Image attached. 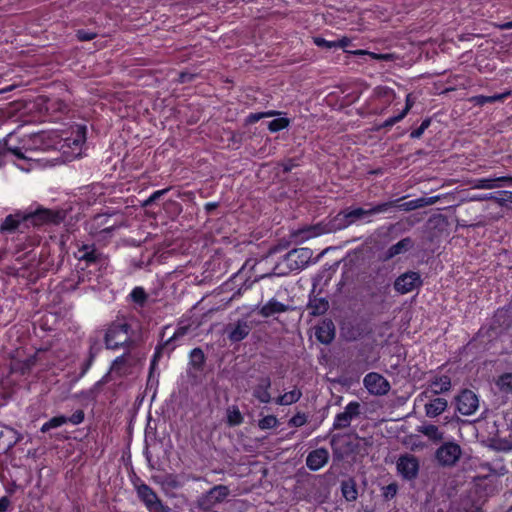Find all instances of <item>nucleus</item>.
Here are the masks:
<instances>
[{
	"instance_id": "nucleus-49",
	"label": "nucleus",
	"mask_w": 512,
	"mask_h": 512,
	"mask_svg": "<svg viewBox=\"0 0 512 512\" xmlns=\"http://www.w3.org/2000/svg\"><path fill=\"white\" fill-rule=\"evenodd\" d=\"M430 125H431V118H425L422 121V123L420 124V126L418 128H416V129H414L410 133V138L411 139H419V138H421V136L423 135L425 130L428 129Z\"/></svg>"
},
{
	"instance_id": "nucleus-24",
	"label": "nucleus",
	"mask_w": 512,
	"mask_h": 512,
	"mask_svg": "<svg viewBox=\"0 0 512 512\" xmlns=\"http://www.w3.org/2000/svg\"><path fill=\"white\" fill-rule=\"evenodd\" d=\"M424 405L425 414L429 418H435L441 415L448 407V401L442 397L432 396L427 398Z\"/></svg>"
},
{
	"instance_id": "nucleus-10",
	"label": "nucleus",
	"mask_w": 512,
	"mask_h": 512,
	"mask_svg": "<svg viewBox=\"0 0 512 512\" xmlns=\"http://www.w3.org/2000/svg\"><path fill=\"white\" fill-rule=\"evenodd\" d=\"M363 385L371 395L384 396L390 389L389 381L377 372H370L364 376Z\"/></svg>"
},
{
	"instance_id": "nucleus-9",
	"label": "nucleus",
	"mask_w": 512,
	"mask_h": 512,
	"mask_svg": "<svg viewBox=\"0 0 512 512\" xmlns=\"http://www.w3.org/2000/svg\"><path fill=\"white\" fill-rule=\"evenodd\" d=\"M456 410L464 416L474 414L479 407L478 396L470 389H463L455 398Z\"/></svg>"
},
{
	"instance_id": "nucleus-47",
	"label": "nucleus",
	"mask_w": 512,
	"mask_h": 512,
	"mask_svg": "<svg viewBox=\"0 0 512 512\" xmlns=\"http://www.w3.org/2000/svg\"><path fill=\"white\" fill-rule=\"evenodd\" d=\"M406 115H407V109H403L397 115L387 118L382 124H380L379 128H384V129L391 128L396 123L401 121Z\"/></svg>"
},
{
	"instance_id": "nucleus-19",
	"label": "nucleus",
	"mask_w": 512,
	"mask_h": 512,
	"mask_svg": "<svg viewBox=\"0 0 512 512\" xmlns=\"http://www.w3.org/2000/svg\"><path fill=\"white\" fill-rule=\"evenodd\" d=\"M473 188L475 189H494V188H500L503 186H511L512 185V176L506 175V176H499V177H484V178H477L474 179L473 182Z\"/></svg>"
},
{
	"instance_id": "nucleus-42",
	"label": "nucleus",
	"mask_w": 512,
	"mask_h": 512,
	"mask_svg": "<svg viewBox=\"0 0 512 512\" xmlns=\"http://www.w3.org/2000/svg\"><path fill=\"white\" fill-rule=\"evenodd\" d=\"M290 125V119L286 117L275 118L268 123V129L271 133H276L281 130L288 128Z\"/></svg>"
},
{
	"instance_id": "nucleus-48",
	"label": "nucleus",
	"mask_w": 512,
	"mask_h": 512,
	"mask_svg": "<svg viewBox=\"0 0 512 512\" xmlns=\"http://www.w3.org/2000/svg\"><path fill=\"white\" fill-rule=\"evenodd\" d=\"M352 54L358 55V56H360V55H367L371 59H374V60L388 61V60L391 59V56L389 54L374 53V52H369V51L362 50V49L355 50V51L352 52Z\"/></svg>"
},
{
	"instance_id": "nucleus-33",
	"label": "nucleus",
	"mask_w": 512,
	"mask_h": 512,
	"mask_svg": "<svg viewBox=\"0 0 512 512\" xmlns=\"http://www.w3.org/2000/svg\"><path fill=\"white\" fill-rule=\"evenodd\" d=\"M301 397L302 392L299 389L295 388L289 392L279 395L277 398L274 399V402L280 406H288L298 402Z\"/></svg>"
},
{
	"instance_id": "nucleus-25",
	"label": "nucleus",
	"mask_w": 512,
	"mask_h": 512,
	"mask_svg": "<svg viewBox=\"0 0 512 512\" xmlns=\"http://www.w3.org/2000/svg\"><path fill=\"white\" fill-rule=\"evenodd\" d=\"M139 498L145 503L146 507L151 511L161 505V502L154 490L147 484H141L137 488Z\"/></svg>"
},
{
	"instance_id": "nucleus-35",
	"label": "nucleus",
	"mask_w": 512,
	"mask_h": 512,
	"mask_svg": "<svg viewBox=\"0 0 512 512\" xmlns=\"http://www.w3.org/2000/svg\"><path fill=\"white\" fill-rule=\"evenodd\" d=\"M244 417L238 406H229L226 410V423L230 427L239 426L243 423Z\"/></svg>"
},
{
	"instance_id": "nucleus-36",
	"label": "nucleus",
	"mask_w": 512,
	"mask_h": 512,
	"mask_svg": "<svg viewBox=\"0 0 512 512\" xmlns=\"http://www.w3.org/2000/svg\"><path fill=\"white\" fill-rule=\"evenodd\" d=\"M130 300L137 306L143 308L148 301V294L141 286H136L129 294Z\"/></svg>"
},
{
	"instance_id": "nucleus-41",
	"label": "nucleus",
	"mask_w": 512,
	"mask_h": 512,
	"mask_svg": "<svg viewBox=\"0 0 512 512\" xmlns=\"http://www.w3.org/2000/svg\"><path fill=\"white\" fill-rule=\"evenodd\" d=\"M64 424H66L65 415L54 416L41 426L40 431L42 433H47L51 429L58 428Z\"/></svg>"
},
{
	"instance_id": "nucleus-45",
	"label": "nucleus",
	"mask_w": 512,
	"mask_h": 512,
	"mask_svg": "<svg viewBox=\"0 0 512 512\" xmlns=\"http://www.w3.org/2000/svg\"><path fill=\"white\" fill-rule=\"evenodd\" d=\"M382 497L386 500H392L398 492V484L396 482H392L381 489Z\"/></svg>"
},
{
	"instance_id": "nucleus-6",
	"label": "nucleus",
	"mask_w": 512,
	"mask_h": 512,
	"mask_svg": "<svg viewBox=\"0 0 512 512\" xmlns=\"http://www.w3.org/2000/svg\"><path fill=\"white\" fill-rule=\"evenodd\" d=\"M74 257L78 260V267L81 270L92 267L98 268L103 264L102 253L93 243L78 245L74 251Z\"/></svg>"
},
{
	"instance_id": "nucleus-52",
	"label": "nucleus",
	"mask_w": 512,
	"mask_h": 512,
	"mask_svg": "<svg viewBox=\"0 0 512 512\" xmlns=\"http://www.w3.org/2000/svg\"><path fill=\"white\" fill-rule=\"evenodd\" d=\"M97 37V33L90 30L78 29L76 31V38L78 41H91Z\"/></svg>"
},
{
	"instance_id": "nucleus-28",
	"label": "nucleus",
	"mask_w": 512,
	"mask_h": 512,
	"mask_svg": "<svg viewBox=\"0 0 512 512\" xmlns=\"http://www.w3.org/2000/svg\"><path fill=\"white\" fill-rule=\"evenodd\" d=\"M325 227L326 233H335L337 231H341L349 227L348 221L345 217L343 210L338 212L335 216L330 217L329 220L326 222Z\"/></svg>"
},
{
	"instance_id": "nucleus-50",
	"label": "nucleus",
	"mask_w": 512,
	"mask_h": 512,
	"mask_svg": "<svg viewBox=\"0 0 512 512\" xmlns=\"http://www.w3.org/2000/svg\"><path fill=\"white\" fill-rule=\"evenodd\" d=\"M307 422V417L304 413L297 412L294 416H292L289 421L288 425L290 427H301L305 425Z\"/></svg>"
},
{
	"instance_id": "nucleus-3",
	"label": "nucleus",
	"mask_w": 512,
	"mask_h": 512,
	"mask_svg": "<svg viewBox=\"0 0 512 512\" xmlns=\"http://www.w3.org/2000/svg\"><path fill=\"white\" fill-rule=\"evenodd\" d=\"M28 227H41L45 225H59L65 218L66 214L61 209L45 208L41 205L37 206L35 210L25 212Z\"/></svg>"
},
{
	"instance_id": "nucleus-11",
	"label": "nucleus",
	"mask_w": 512,
	"mask_h": 512,
	"mask_svg": "<svg viewBox=\"0 0 512 512\" xmlns=\"http://www.w3.org/2000/svg\"><path fill=\"white\" fill-rule=\"evenodd\" d=\"M423 281L419 272L407 271L394 281V289L400 294H407L422 286Z\"/></svg>"
},
{
	"instance_id": "nucleus-62",
	"label": "nucleus",
	"mask_w": 512,
	"mask_h": 512,
	"mask_svg": "<svg viewBox=\"0 0 512 512\" xmlns=\"http://www.w3.org/2000/svg\"><path fill=\"white\" fill-rule=\"evenodd\" d=\"M413 106V101L411 100V97L410 95H407L406 97V103H405V107L404 109H407V113L409 112V110L412 108Z\"/></svg>"
},
{
	"instance_id": "nucleus-14",
	"label": "nucleus",
	"mask_w": 512,
	"mask_h": 512,
	"mask_svg": "<svg viewBox=\"0 0 512 512\" xmlns=\"http://www.w3.org/2000/svg\"><path fill=\"white\" fill-rule=\"evenodd\" d=\"M46 120L50 122L63 121L70 109L68 104L61 99H47L45 101Z\"/></svg>"
},
{
	"instance_id": "nucleus-31",
	"label": "nucleus",
	"mask_w": 512,
	"mask_h": 512,
	"mask_svg": "<svg viewBox=\"0 0 512 512\" xmlns=\"http://www.w3.org/2000/svg\"><path fill=\"white\" fill-rule=\"evenodd\" d=\"M307 307L312 316H320L325 314L329 309V302L323 297H310Z\"/></svg>"
},
{
	"instance_id": "nucleus-59",
	"label": "nucleus",
	"mask_w": 512,
	"mask_h": 512,
	"mask_svg": "<svg viewBox=\"0 0 512 512\" xmlns=\"http://www.w3.org/2000/svg\"><path fill=\"white\" fill-rule=\"evenodd\" d=\"M194 75L187 73V72H181L179 75V82L180 83H187L192 81Z\"/></svg>"
},
{
	"instance_id": "nucleus-13",
	"label": "nucleus",
	"mask_w": 512,
	"mask_h": 512,
	"mask_svg": "<svg viewBox=\"0 0 512 512\" xmlns=\"http://www.w3.org/2000/svg\"><path fill=\"white\" fill-rule=\"evenodd\" d=\"M397 472L406 480H413L419 472V461L413 454L401 455L396 463Z\"/></svg>"
},
{
	"instance_id": "nucleus-2",
	"label": "nucleus",
	"mask_w": 512,
	"mask_h": 512,
	"mask_svg": "<svg viewBox=\"0 0 512 512\" xmlns=\"http://www.w3.org/2000/svg\"><path fill=\"white\" fill-rule=\"evenodd\" d=\"M131 325L127 321H113L105 330L104 343L106 349L117 350L129 348L132 344L130 337Z\"/></svg>"
},
{
	"instance_id": "nucleus-44",
	"label": "nucleus",
	"mask_w": 512,
	"mask_h": 512,
	"mask_svg": "<svg viewBox=\"0 0 512 512\" xmlns=\"http://www.w3.org/2000/svg\"><path fill=\"white\" fill-rule=\"evenodd\" d=\"M278 419L274 415H267L258 421V427L261 430H268L278 426Z\"/></svg>"
},
{
	"instance_id": "nucleus-37",
	"label": "nucleus",
	"mask_w": 512,
	"mask_h": 512,
	"mask_svg": "<svg viewBox=\"0 0 512 512\" xmlns=\"http://www.w3.org/2000/svg\"><path fill=\"white\" fill-rule=\"evenodd\" d=\"M229 495V489L225 485H216L208 492V497L213 500L214 503L222 502Z\"/></svg>"
},
{
	"instance_id": "nucleus-32",
	"label": "nucleus",
	"mask_w": 512,
	"mask_h": 512,
	"mask_svg": "<svg viewBox=\"0 0 512 512\" xmlns=\"http://www.w3.org/2000/svg\"><path fill=\"white\" fill-rule=\"evenodd\" d=\"M417 431L426 436L432 442H439L443 439L444 433L434 424L419 426Z\"/></svg>"
},
{
	"instance_id": "nucleus-23",
	"label": "nucleus",
	"mask_w": 512,
	"mask_h": 512,
	"mask_svg": "<svg viewBox=\"0 0 512 512\" xmlns=\"http://www.w3.org/2000/svg\"><path fill=\"white\" fill-rule=\"evenodd\" d=\"M251 326L247 321L239 320L232 326L229 325L227 328V336L230 342L237 343L244 340L250 333Z\"/></svg>"
},
{
	"instance_id": "nucleus-29",
	"label": "nucleus",
	"mask_w": 512,
	"mask_h": 512,
	"mask_svg": "<svg viewBox=\"0 0 512 512\" xmlns=\"http://www.w3.org/2000/svg\"><path fill=\"white\" fill-rule=\"evenodd\" d=\"M511 95H512V91L510 89H506L502 93L494 94L491 96H485V95L473 96L471 98V102H473L476 106H484L487 103L504 102Z\"/></svg>"
},
{
	"instance_id": "nucleus-55",
	"label": "nucleus",
	"mask_w": 512,
	"mask_h": 512,
	"mask_svg": "<svg viewBox=\"0 0 512 512\" xmlns=\"http://www.w3.org/2000/svg\"><path fill=\"white\" fill-rule=\"evenodd\" d=\"M169 191V188H165V189H161V190H157V191H154L147 200L144 201L143 205L144 206H149L151 205L152 203H154L156 200H158L161 196H163L164 194H166L167 192Z\"/></svg>"
},
{
	"instance_id": "nucleus-51",
	"label": "nucleus",
	"mask_w": 512,
	"mask_h": 512,
	"mask_svg": "<svg viewBox=\"0 0 512 512\" xmlns=\"http://www.w3.org/2000/svg\"><path fill=\"white\" fill-rule=\"evenodd\" d=\"M498 193L501 197H493L491 195L487 197V199H495V201L501 206L505 205L507 202L512 204V191L503 190Z\"/></svg>"
},
{
	"instance_id": "nucleus-38",
	"label": "nucleus",
	"mask_w": 512,
	"mask_h": 512,
	"mask_svg": "<svg viewBox=\"0 0 512 512\" xmlns=\"http://www.w3.org/2000/svg\"><path fill=\"white\" fill-rule=\"evenodd\" d=\"M17 244H16V252H22L26 251L29 248H32L39 244V240L36 237H29L26 235H23L22 237L17 238Z\"/></svg>"
},
{
	"instance_id": "nucleus-30",
	"label": "nucleus",
	"mask_w": 512,
	"mask_h": 512,
	"mask_svg": "<svg viewBox=\"0 0 512 512\" xmlns=\"http://www.w3.org/2000/svg\"><path fill=\"white\" fill-rule=\"evenodd\" d=\"M341 493L342 496L348 502H354L358 498L357 483L354 478L350 477L341 482Z\"/></svg>"
},
{
	"instance_id": "nucleus-26",
	"label": "nucleus",
	"mask_w": 512,
	"mask_h": 512,
	"mask_svg": "<svg viewBox=\"0 0 512 512\" xmlns=\"http://www.w3.org/2000/svg\"><path fill=\"white\" fill-rule=\"evenodd\" d=\"M289 308V305L272 298L259 309L258 313L264 318H269L275 314L285 313Z\"/></svg>"
},
{
	"instance_id": "nucleus-57",
	"label": "nucleus",
	"mask_w": 512,
	"mask_h": 512,
	"mask_svg": "<svg viewBox=\"0 0 512 512\" xmlns=\"http://www.w3.org/2000/svg\"><path fill=\"white\" fill-rule=\"evenodd\" d=\"M10 499L8 496H3L0 498V512H6L10 506Z\"/></svg>"
},
{
	"instance_id": "nucleus-20",
	"label": "nucleus",
	"mask_w": 512,
	"mask_h": 512,
	"mask_svg": "<svg viewBox=\"0 0 512 512\" xmlns=\"http://www.w3.org/2000/svg\"><path fill=\"white\" fill-rule=\"evenodd\" d=\"M316 339L325 345L330 344L335 338V325L331 319L321 320L315 327Z\"/></svg>"
},
{
	"instance_id": "nucleus-43",
	"label": "nucleus",
	"mask_w": 512,
	"mask_h": 512,
	"mask_svg": "<svg viewBox=\"0 0 512 512\" xmlns=\"http://www.w3.org/2000/svg\"><path fill=\"white\" fill-rule=\"evenodd\" d=\"M278 114H279V112L274 111V110L265 111V112L250 113L245 118V124L246 125H252V124L257 123L258 121H260L263 118L273 117V116L278 115Z\"/></svg>"
},
{
	"instance_id": "nucleus-63",
	"label": "nucleus",
	"mask_w": 512,
	"mask_h": 512,
	"mask_svg": "<svg viewBox=\"0 0 512 512\" xmlns=\"http://www.w3.org/2000/svg\"><path fill=\"white\" fill-rule=\"evenodd\" d=\"M160 355H161V348L160 347H156L155 352H154V354L152 356V359H155V362L158 363Z\"/></svg>"
},
{
	"instance_id": "nucleus-60",
	"label": "nucleus",
	"mask_w": 512,
	"mask_h": 512,
	"mask_svg": "<svg viewBox=\"0 0 512 512\" xmlns=\"http://www.w3.org/2000/svg\"><path fill=\"white\" fill-rule=\"evenodd\" d=\"M20 366H21V368H20L21 373L25 374L27 371H29V369L31 367V362L27 361V362L20 363Z\"/></svg>"
},
{
	"instance_id": "nucleus-1",
	"label": "nucleus",
	"mask_w": 512,
	"mask_h": 512,
	"mask_svg": "<svg viewBox=\"0 0 512 512\" xmlns=\"http://www.w3.org/2000/svg\"><path fill=\"white\" fill-rule=\"evenodd\" d=\"M423 206V199H414L407 202H402V198H398L395 200H390L382 203H378L373 205L369 209H364L362 207L357 208H346L343 209L345 217L348 221L349 226L352 224L362 220L366 216H371L380 213L389 212L393 208H397L401 211L409 212L416 210Z\"/></svg>"
},
{
	"instance_id": "nucleus-12",
	"label": "nucleus",
	"mask_w": 512,
	"mask_h": 512,
	"mask_svg": "<svg viewBox=\"0 0 512 512\" xmlns=\"http://www.w3.org/2000/svg\"><path fill=\"white\" fill-rule=\"evenodd\" d=\"M361 414V405L358 401L349 402L344 411L337 413L334 422L333 429L341 430L350 426L353 419L357 418Z\"/></svg>"
},
{
	"instance_id": "nucleus-40",
	"label": "nucleus",
	"mask_w": 512,
	"mask_h": 512,
	"mask_svg": "<svg viewBox=\"0 0 512 512\" xmlns=\"http://www.w3.org/2000/svg\"><path fill=\"white\" fill-rule=\"evenodd\" d=\"M95 345H96V342L94 344H91L90 349H89V355H88L87 359L81 364L80 374H79L80 377L85 376L86 373L90 370V368L92 367V365L94 363L96 354L98 352V349L95 350Z\"/></svg>"
},
{
	"instance_id": "nucleus-34",
	"label": "nucleus",
	"mask_w": 512,
	"mask_h": 512,
	"mask_svg": "<svg viewBox=\"0 0 512 512\" xmlns=\"http://www.w3.org/2000/svg\"><path fill=\"white\" fill-rule=\"evenodd\" d=\"M189 358V364L193 369L197 371L203 370L206 358L201 348L197 347L192 349Z\"/></svg>"
},
{
	"instance_id": "nucleus-15",
	"label": "nucleus",
	"mask_w": 512,
	"mask_h": 512,
	"mask_svg": "<svg viewBox=\"0 0 512 512\" xmlns=\"http://www.w3.org/2000/svg\"><path fill=\"white\" fill-rule=\"evenodd\" d=\"M22 227H28L27 218L25 212L18 211L15 214H9L4 218L0 224V233L8 235L21 232L23 234V231L21 230Z\"/></svg>"
},
{
	"instance_id": "nucleus-58",
	"label": "nucleus",
	"mask_w": 512,
	"mask_h": 512,
	"mask_svg": "<svg viewBox=\"0 0 512 512\" xmlns=\"http://www.w3.org/2000/svg\"><path fill=\"white\" fill-rule=\"evenodd\" d=\"M15 442L8 441V442H0V455L6 453L9 449L13 447Z\"/></svg>"
},
{
	"instance_id": "nucleus-22",
	"label": "nucleus",
	"mask_w": 512,
	"mask_h": 512,
	"mask_svg": "<svg viewBox=\"0 0 512 512\" xmlns=\"http://www.w3.org/2000/svg\"><path fill=\"white\" fill-rule=\"evenodd\" d=\"M272 385L271 378L264 376L259 379L258 384L253 388L252 395L260 403L268 404L271 402L270 388Z\"/></svg>"
},
{
	"instance_id": "nucleus-5",
	"label": "nucleus",
	"mask_w": 512,
	"mask_h": 512,
	"mask_svg": "<svg viewBox=\"0 0 512 512\" xmlns=\"http://www.w3.org/2000/svg\"><path fill=\"white\" fill-rule=\"evenodd\" d=\"M87 125L86 124H73L65 132V136L62 138V148H68L71 150V154L74 157L81 156L83 146L87 140Z\"/></svg>"
},
{
	"instance_id": "nucleus-4",
	"label": "nucleus",
	"mask_w": 512,
	"mask_h": 512,
	"mask_svg": "<svg viewBox=\"0 0 512 512\" xmlns=\"http://www.w3.org/2000/svg\"><path fill=\"white\" fill-rule=\"evenodd\" d=\"M121 227V221L116 213L96 214L89 223L90 233L103 238L110 237Z\"/></svg>"
},
{
	"instance_id": "nucleus-18",
	"label": "nucleus",
	"mask_w": 512,
	"mask_h": 512,
	"mask_svg": "<svg viewBox=\"0 0 512 512\" xmlns=\"http://www.w3.org/2000/svg\"><path fill=\"white\" fill-rule=\"evenodd\" d=\"M329 451L320 447L310 451L306 457V466L311 471H318L323 468L329 461Z\"/></svg>"
},
{
	"instance_id": "nucleus-54",
	"label": "nucleus",
	"mask_w": 512,
	"mask_h": 512,
	"mask_svg": "<svg viewBox=\"0 0 512 512\" xmlns=\"http://www.w3.org/2000/svg\"><path fill=\"white\" fill-rule=\"evenodd\" d=\"M313 43L317 46V47H320V48H325V49H332L335 47V44L333 41H328L326 40L325 38L323 37H320V36H315L313 37Z\"/></svg>"
},
{
	"instance_id": "nucleus-46",
	"label": "nucleus",
	"mask_w": 512,
	"mask_h": 512,
	"mask_svg": "<svg viewBox=\"0 0 512 512\" xmlns=\"http://www.w3.org/2000/svg\"><path fill=\"white\" fill-rule=\"evenodd\" d=\"M188 331H189V327L188 326H179L175 330L174 334L170 338H168V340L165 342V345H167V346L168 345H175V343L179 339H181V338H183L184 336L187 335Z\"/></svg>"
},
{
	"instance_id": "nucleus-27",
	"label": "nucleus",
	"mask_w": 512,
	"mask_h": 512,
	"mask_svg": "<svg viewBox=\"0 0 512 512\" xmlns=\"http://www.w3.org/2000/svg\"><path fill=\"white\" fill-rule=\"evenodd\" d=\"M413 245V240L410 237H405L387 249L385 259L389 260L397 255L403 254L410 250Z\"/></svg>"
},
{
	"instance_id": "nucleus-53",
	"label": "nucleus",
	"mask_w": 512,
	"mask_h": 512,
	"mask_svg": "<svg viewBox=\"0 0 512 512\" xmlns=\"http://www.w3.org/2000/svg\"><path fill=\"white\" fill-rule=\"evenodd\" d=\"M85 419V413L82 409L76 410L71 416H66V423H71L72 425H79Z\"/></svg>"
},
{
	"instance_id": "nucleus-64",
	"label": "nucleus",
	"mask_w": 512,
	"mask_h": 512,
	"mask_svg": "<svg viewBox=\"0 0 512 512\" xmlns=\"http://www.w3.org/2000/svg\"><path fill=\"white\" fill-rule=\"evenodd\" d=\"M157 362H155V359H151L150 361V368H149V376L152 375L153 371L155 370L156 366H157Z\"/></svg>"
},
{
	"instance_id": "nucleus-21",
	"label": "nucleus",
	"mask_w": 512,
	"mask_h": 512,
	"mask_svg": "<svg viewBox=\"0 0 512 512\" xmlns=\"http://www.w3.org/2000/svg\"><path fill=\"white\" fill-rule=\"evenodd\" d=\"M131 366V354L130 352H125L113 360L109 373L117 377H124L130 373Z\"/></svg>"
},
{
	"instance_id": "nucleus-56",
	"label": "nucleus",
	"mask_w": 512,
	"mask_h": 512,
	"mask_svg": "<svg viewBox=\"0 0 512 512\" xmlns=\"http://www.w3.org/2000/svg\"><path fill=\"white\" fill-rule=\"evenodd\" d=\"M333 42L335 44L334 48H346L350 45L351 40L348 37H342L341 39Z\"/></svg>"
},
{
	"instance_id": "nucleus-16",
	"label": "nucleus",
	"mask_w": 512,
	"mask_h": 512,
	"mask_svg": "<svg viewBox=\"0 0 512 512\" xmlns=\"http://www.w3.org/2000/svg\"><path fill=\"white\" fill-rule=\"evenodd\" d=\"M451 389V378L448 375H436L429 380L427 388L419 397L429 398L445 393Z\"/></svg>"
},
{
	"instance_id": "nucleus-7",
	"label": "nucleus",
	"mask_w": 512,
	"mask_h": 512,
	"mask_svg": "<svg viewBox=\"0 0 512 512\" xmlns=\"http://www.w3.org/2000/svg\"><path fill=\"white\" fill-rule=\"evenodd\" d=\"M16 142H18V136L13 133L8 134L2 142L0 141V166L12 160V157L18 160L28 159L26 156L28 149L25 145L18 146Z\"/></svg>"
},
{
	"instance_id": "nucleus-39",
	"label": "nucleus",
	"mask_w": 512,
	"mask_h": 512,
	"mask_svg": "<svg viewBox=\"0 0 512 512\" xmlns=\"http://www.w3.org/2000/svg\"><path fill=\"white\" fill-rule=\"evenodd\" d=\"M496 385L500 391L512 394V372L500 375L496 381Z\"/></svg>"
},
{
	"instance_id": "nucleus-61",
	"label": "nucleus",
	"mask_w": 512,
	"mask_h": 512,
	"mask_svg": "<svg viewBox=\"0 0 512 512\" xmlns=\"http://www.w3.org/2000/svg\"><path fill=\"white\" fill-rule=\"evenodd\" d=\"M217 207H218V203H216V202H208L205 204V210L207 212H211V211L215 210Z\"/></svg>"
},
{
	"instance_id": "nucleus-17",
	"label": "nucleus",
	"mask_w": 512,
	"mask_h": 512,
	"mask_svg": "<svg viewBox=\"0 0 512 512\" xmlns=\"http://www.w3.org/2000/svg\"><path fill=\"white\" fill-rule=\"evenodd\" d=\"M312 251L308 248L293 249L286 254V262L291 269L299 270L306 267Z\"/></svg>"
},
{
	"instance_id": "nucleus-8",
	"label": "nucleus",
	"mask_w": 512,
	"mask_h": 512,
	"mask_svg": "<svg viewBox=\"0 0 512 512\" xmlns=\"http://www.w3.org/2000/svg\"><path fill=\"white\" fill-rule=\"evenodd\" d=\"M462 455L460 445L454 441L444 442L435 451V459L442 467H453Z\"/></svg>"
}]
</instances>
